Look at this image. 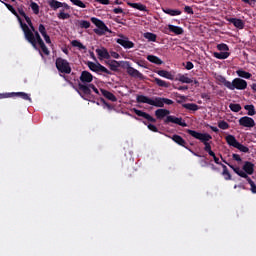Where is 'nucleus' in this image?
Segmentation results:
<instances>
[{
	"mask_svg": "<svg viewBox=\"0 0 256 256\" xmlns=\"http://www.w3.org/2000/svg\"><path fill=\"white\" fill-rule=\"evenodd\" d=\"M90 90L92 89V91H94V93H96V95H99V89H97V87H95L94 84H90Z\"/></svg>",
	"mask_w": 256,
	"mask_h": 256,
	"instance_id": "69168bd1",
	"label": "nucleus"
},
{
	"mask_svg": "<svg viewBox=\"0 0 256 256\" xmlns=\"http://www.w3.org/2000/svg\"><path fill=\"white\" fill-rule=\"evenodd\" d=\"M236 75H238V77H241L242 79H249L250 77H253V75L243 69H239L236 71Z\"/></svg>",
	"mask_w": 256,
	"mask_h": 256,
	"instance_id": "f704fd0d",
	"label": "nucleus"
},
{
	"mask_svg": "<svg viewBox=\"0 0 256 256\" xmlns=\"http://www.w3.org/2000/svg\"><path fill=\"white\" fill-rule=\"evenodd\" d=\"M100 101L107 107V109H113V106L109 104L107 101H105L104 98H101Z\"/></svg>",
	"mask_w": 256,
	"mask_h": 256,
	"instance_id": "13d9d810",
	"label": "nucleus"
},
{
	"mask_svg": "<svg viewBox=\"0 0 256 256\" xmlns=\"http://www.w3.org/2000/svg\"><path fill=\"white\" fill-rule=\"evenodd\" d=\"M80 83L82 84H87V83H92L93 82V74L91 72L84 70L81 72L80 75Z\"/></svg>",
	"mask_w": 256,
	"mask_h": 256,
	"instance_id": "dca6fc26",
	"label": "nucleus"
},
{
	"mask_svg": "<svg viewBox=\"0 0 256 256\" xmlns=\"http://www.w3.org/2000/svg\"><path fill=\"white\" fill-rule=\"evenodd\" d=\"M212 157H213V160L216 163V165H221V161H219V158L215 155V153H214V156H212Z\"/></svg>",
	"mask_w": 256,
	"mask_h": 256,
	"instance_id": "774afa93",
	"label": "nucleus"
},
{
	"mask_svg": "<svg viewBox=\"0 0 256 256\" xmlns=\"http://www.w3.org/2000/svg\"><path fill=\"white\" fill-rule=\"evenodd\" d=\"M58 19H69L71 15L69 13H65V10H60V12L57 14Z\"/></svg>",
	"mask_w": 256,
	"mask_h": 256,
	"instance_id": "a19ab883",
	"label": "nucleus"
},
{
	"mask_svg": "<svg viewBox=\"0 0 256 256\" xmlns=\"http://www.w3.org/2000/svg\"><path fill=\"white\" fill-rule=\"evenodd\" d=\"M229 52H214L213 56L216 59H227L229 57Z\"/></svg>",
	"mask_w": 256,
	"mask_h": 256,
	"instance_id": "4c0bfd02",
	"label": "nucleus"
},
{
	"mask_svg": "<svg viewBox=\"0 0 256 256\" xmlns=\"http://www.w3.org/2000/svg\"><path fill=\"white\" fill-rule=\"evenodd\" d=\"M87 67L94 73H106V75H113V73L109 71V69H107L105 66L101 65V63L88 61Z\"/></svg>",
	"mask_w": 256,
	"mask_h": 256,
	"instance_id": "6e6552de",
	"label": "nucleus"
},
{
	"mask_svg": "<svg viewBox=\"0 0 256 256\" xmlns=\"http://www.w3.org/2000/svg\"><path fill=\"white\" fill-rule=\"evenodd\" d=\"M21 29L24 33V37L26 41H28V43H30L32 47H34V49H37V43L39 44L43 42V38H41V35L39 34V32L36 30L33 33V31H31V29L29 28V26L23 22H21Z\"/></svg>",
	"mask_w": 256,
	"mask_h": 256,
	"instance_id": "7ed1b4c3",
	"label": "nucleus"
},
{
	"mask_svg": "<svg viewBox=\"0 0 256 256\" xmlns=\"http://www.w3.org/2000/svg\"><path fill=\"white\" fill-rule=\"evenodd\" d=\"M78 93L82 97V99H85V101H89V98L91 97V84H78Z\"/></svg>",
	"mask_w": 256,
	"mask_h": 256,
	"instance_id": "9d476101",
	"label": "nucleus"
},
{
	"mask_svg": "<svg viewBox=\"0 0 256 256\" xmlns=\"http://www.w3.org/2000/svg\"><path fill=\"white\" fill-rule=\"evenodd\" d=\"M113 13H115V15H119V13H123V9L121 7L114 8Z\"/></svg>",
	"mask_w": 256,
	"mask_h": 256,
	"instance_id": "e2e57ef3",
	"label": "nucleus"
},
{
	"mask_svg": "<svg viewBox=\"0 0 256 256\" xmlns=\"http://www.w3.org/2000/svg\"><path fill=\"white\" fill-rule=\"evenodd\" d=\"M216 81H219V83H220L221 85H224V87H226L227 89H229V87H230V85H231V82H229V81L227 80V78H225V76H223V75H218V76L216 77Z\"/></svg>",
	"mask_w": 256,
	"mask_h": 256,
	"instance_id": "473e14b6",
	"label": "nucleus"
},
{
	"mask_svg": "<svg viewBox=\"0 0 256 256\" xmlns=\"http://www.w3.org/2000/svg\"><path fill=\"white\" fill-rule=\"evenodd\" d=\"M71 3H73V5H76V7H80L81 9H85L87 7V5H85V3H83V1L81 0H70Z\"/></svg>",
	"mask_w": 256,
	"mask_h": 256,
	"instance_id": "c03bdc74",
	"label": "nucleus"
},
{
	"mask_svg": "<svg viewBox=\"0 0 256 256\" xmlns=\"http://www.w3.org/2000/svg\"><path fill=\"white\" fill-rule=\"evenodd\" d=\"M242 169L243 173H246L247 175H253L255 173V164L249 161H245Z\"/></svg>",
	"mask_w": 256,
	"mask_h": 256,
	"instance_id": "f3484780",
	"label": "nucleus"
},
{
	"mask_svg": "<svg viewBox=\"0 0 256 256\" xmlns=\"http://www.w3.org/2000/svg\"><path fill=\"white\" fill-rule=\"evenodd\" d=\"M71 45L72 47H78V49H87V47L85 45H83V43H81L79 40H72L71 41Z\"/></svg>",
	"mask_w": 256,
	"mask_h": 256,
	"instance_id": "58836bf2",
	"label": "nucleus"
},
{
	"mask_svg": "<svg viewBox=\"0 0 256 256\" xmlns=\"http://www.w3.org/2000/svg\"><path fill=\"white\" fill-rule=\"evenodd\" d=\"M111 71H119V67H121V63L117 60H109L107 62Z\"/></svg>",
	"mask_w": 256,
	"mask_h": 256,
	"instance_id": "c756f323",
	"label": "nucleus"
},
{
	"mask_svg": "<svg viewBox=\"0 0 256 256\" xmlns=\"http://www.w3.org/2000/svg\"><path fill=\"white\" fill-rule=\"evenodd\" d=\"M184 12L187 13L188 15H193V8L191 6H185L184 7Z\"/></svg>",
	"mask_w": 256,
	"mask_h": 256,
	"instance_id": "5fc2aeb1",
	"label": "nucleus"
},
{
	"mask_svg": "<svg viewBox=\"0 0 256 256\" xmlns=\"http://www.w3.org/2000/svg\"><path fill=\"white\" fill-rule=\"evenodd\" d=\"M79 25H80L81 29H89V27H91V22H89L87 20H81L79 22Z\"/></svg>",
	"mask_w": 256,
	"mask_h": 256,
	"instance_id": "a18cd8bd",
	"label": "nucleus"
},
{
	"mask_svg": "<svg viewBox=\"0 0 256 256\" xmlns=\"http://www.w3.org/2000/svg\"><path fill=\"white\" fill-rule=\"evenodd\" d=\"M169 115H171V111H169L168 109L160 108L155 111V117L159 121L165 119V117H169Z\"/></svg>",
	"mask_w": 256,
	"mask_h": 256,
	"instance_id": "a211bd4d",
	"label": "nucleus"
},
{
	"mask_svg": "<svg viewBox=\"0 0 256 256\" xmlns=\"http://www.w3.org/2000/svg\"><path fill=\"white\" fill-rule=\"evenodd\" d=\"M169 123H174L175 125H179L180 127H187V123L183 120V118L175 117L173 115H169L164 120V125H169Z\"/></svg>",
	"mask_w": 256,
	"mask_h": 256,
	"instance_id": "ddd939ff",
	"label": "nucleus"
},
{
	"mask_svg": "<svg viewBox=\"0 0 256 256\" xmlns=\"http://www.w3.org/2000/svg\"><path fill=\"white\" fill-rule=\"evenodd\" d=\"M225 140H226V143L230 145V147H234L235 149H238V151H241L242 153H249V147L239 143V141H237V138H235V136L230 134L226 136Z\"/></svg>",
	"mask_w": 256,
	"mask_h": 256,
	"instance_id": "39448f33",
	"label": "nucleus"
},
{
	"mask_svg": "<svg viewBox=\"0 0 256 256\" xmlns=\"http://www.w3.org/2000/svg\"><path fill=\"white\" fill-rule=\"evenodd\" d=\"M110 57H113V59H119L121 56L119 55V53L112 51L110 52Z\"/></svg>",
	"mask_w": 256,
	"mask_h": 256,
	"instance_id": "680f3d73",
	"label": "nucleus"
},
{
	"mask_svg": "<svg viewBox=\"0 0 256 256\" xmlns=\"http://www.w3.org/2000/svg\"><path fill=\"white\" fill-rule=\"evenodd\" d=\"M136 101L138 103H146L147 105H152V107L163 108L165 105H173V100L163 97H153L149 98L145 95H137Z\"/></svg>",
	"mask_w": 256,
	"mask_h": 256,
	"instance_id": "f257e3e1",
	"label": "nucleus"
},
{
	"mask_svg": "<svg viewBox=\"0 0 256 256\" xmlns=\"http://www.w3.org/2000/svg\"><path fill=\"white\" fill-rule=\"evenodd\" d=\"M95 3H100V5H111V0H94Z\"/></svg>",
	"mask_w": 256,
	"mask_h": 256,
	"instance_id": "864d4df0",
	"label": "nucleus"
},
{
	"mask_svg": "<svg viewBox=\"0 0 256 256\" xmlns=\"http://www.w3.org/2000/svg\"><path fill=\"white\" fill-rule=\"evenodd\" d=\"M230 169L233 170L234 173H236V175H238L239 177H242V179H246V181L249 183L251 187L250 188L251 192L256 194V184L253 180H251V177H249V175L243 172V170H241V168L239 167L230 166Z\"/></svg>",
	"mask_w": 256,
	"mask_h": 256,
	"instance_id": "423d86ee",
	"label": "nucleus"
},
{
	"mask_svg": "<svg viewBox=\"0 0 256 256\" xmlns=\"http://www.w3.org/2000/svg\"><path fill=\"white\" fill-rule=\"evenodd\" d=\"M218 51H229V46L225 43H221L217 45Z\"/></svg>",
	"mask_w": 256,
	"mask_h": 256,
	"instance_id": "09e8293b",
	"label": "nucleus"
},
{
	"mask_svg": "<svg viewBox=\"0 0 256 256\" xmlns=\"http://www.w3.org/2000/svg\"><path fill=\"white\" fill-rule=\"evenodd\" d=\"M148 129L153 131V133H159V129L154 124H148Z\"/></svg>",
	"mask_w": 256,
	"mask_h": 256,
	"instance_id": "603ef678",
	"label": "nucleus"
},
{
	"mask_svg": "<svg viewBox=\"0 0 256 256\" xmlns=\"http://www.w3.org/2000/svg\"><path fill=\"white\" fill-rule=\"evenodd\" d=\"M144 39H147L148 41H152V43H155L157 41V34L146 32L144 33Z\"/></svg>",
	"mask_w": 256,
	"mask_h": 256,
	"instance_id": "c9c22d12",
	"label": "nucleus"
},
{
	"mask_svg": "<svg viewBox=\"0 0 256 256\" xmlns=\"http://www.w3.org/2000/svg\"><path fill=\"white\" fill-rule=\"evenodd\" d=\"M193 67H195V65H193V62L191 61L186 62L185 69H187V71H191Z\"/></svg>",
	"mask_w": 256,
	"mask_h": 256,
	"instance_id": "6e6d98bb",
	"label": "nucleus"
},
{
	"mask_svg": "<svg viewBox=\"0 0 256 256\" xmlns=\"http://www.w3.org/2000/svg\"><path fill=\"white\" fill-rule=\"evenodd\" d=\"M229 89L230 91H235V89L238 91H245V89H247V81L241 78H235L232 82H230Z\"/></svg>",
	"mask_w": 256,
	"mask_h": 256,
	"instance_id": "1a4fd4ad",
	"label": "nucleus"
},
{
	"mask_svg": "<svg viewBox=\"0 0 256 256\" xmlns=\"http://www.w3.org/2000/svg\"><path fill=\"white\" fill-rule=\"evenodd\" d=\"M48 5L53 11H57V9H61L63 7V2H59L57 0H49Z\"/></svg>",
	"mask_w": 256,
	"mask_h": 256,
	"instance_id": "c85d7f7f",
	"label": "nucleus"
},
{
	"mask_svg": "<svg viewBox=\"0 0 256 256\" xmlns=\"http://www.w3.org/2000/svg\"><path fill=\"white\" fill-rule=\"evenodd\" d=\"M186 133H188V135H191V137H194V139H198V141H201V143H203L204 145V151H206V153H208L210 157L215 156V152L211 150V143H209V141H211L213 137L209 133H200L191 129L186 130Z\"/></svg>",
	"mask_w": 256,
	"mask_h": 256,
	"instance_id": "f03ea898",
	"label": "nucleus"
},
{
	"mask_svg": "<svg viewBox=\"0 0 256 256\" xmlns=\"http://www.w3.org/2000/svg\"><path fill=\"white\" fill-rule=\"evenodd\" d=\"M172 141H174V143H176L177 145H180V147H184V149H187L188 151H190V153H193L195 155V157H201V155L197 154L196 152H194L193 150H191V148L187 147V141H185V139H183V137L174 134L171 137Z\"/></svg>",
	"mask_w": 256,
	"mask_h": 256,
	"instance_id": "9b49d317",
	"label": "nucleus"
},
{
	"mask_svg": "<svg viewBox=\"0 0 256 256\" xmlns=\"http://www.w3.org/2000/svg\"><path fill=\"white\" fill-rule=\"evenodd\" d=\"M183 109H187L188 111H199V105L195 103H186L182 104Z\"/></svg>",
	"mask_w": 256,
	"mask_h": 256,
	"instance_id": "72a5a7b5",
	"label": "nucleus"
},
{
	"mask_svg": "<svg viewBox=\"0 0 256 256\" xmlns=\"http://www.w3.org/2000/svg\"><path fill=\"white\" fill-rule=\"evenodd\" d=\"M10 97H20V99H23L24 101H29L31 103L32 99L29 94L25 92H11Z\"/></svg>",
	"mask_w": 256,
	"mask_h": 256,
	"instance_id": "5701e85b",
	"label": "nucleus"
},
{
	"mask_svg": "<svg viewBox=\"0 0 256 256\" xmlns=\"http://www.w3.org/2000/svg\"><path fill=\"white\" fill-rule=\"evenodd\" d=\"M23 17H24V19H25V21H26V23L28 25H32L33 24V22L31 21V18H29V16H27V14H25V16H23Z\"/></svg>",
	"mask_w": 256,
	"mask_h": 256,
	"instance_id": "338daca9",
	"label": "nucleus"
},
{
	"mask_svg": "<svg viewBox=\"0 0 256 256\" xmlns=\"http://www.w3.org/2000/svg\"><path fill=\"white\" fill-rule=\"evenodd\" d=\"M30 7H31L34 15H39V4H37L36 2H31Z\"/></svg>",
	"mask_w": 256,
	"mask_h": 256,
	"instance_id": "79ce46f5",
	"label": "nucleus"
},
{
	"mask_svg": "<svg viewBox=\"0 0 256 256\" xmlns=\"http://www.w3.org/2000/svg\"><path fill=\"white\" fill-rule=\"evenodd\" d=\"M228 23H232L236 29H245V22L239 18H228Z\"/></svg>",
	"mask_w": 256,
	"mask_h": 256,
	"instance_id": "6ab92c4d",
	"label": "nucleus"
},
{
	"mask_svg": "<svg viewBox=\"0 0 256 256\" xmlns=\"http://www.w3.org/2000/svg\"><path fill=\"white\" fill-rule=\"evenodd\" d=\"M218 127L219 129H223V130L229 129V123H227L225 120H222L218 122Z\"/></svg>",
	"mask_w": 256,
	"mask_h": 256,
	"instance_id": "de8ad7c7",
	"label": "nucleus"
},
{
	"mask_svg": "<svg viewBox=\"0 0 256 256\" xmlns=\"http://www.w3.org/2000/svg\"><path fill=\"white\" fill-rule=\"evenodd\" d=\"M244 109L248 111L247 115L250 117H253V115H256L255 106L253 104L245 105Z\"/></svg>",
	"mask_w": 256,
	"mask_h": 256,
	"instance_id": "e433bc0d",
	"label": "nucleus"
},
{
	"mask_svg": "<svg viewBox=\"0 0 256 256\" xmlns=\"http://www.w3.org/2000/svg\"><path fill=\"white\" fill-rule=\"evenodd\" d=\"M39 47L41 48L42 50V53H44V55H49V48H47V46L45 45V42L42 41L40 43H38Z\"/></svg>",
	"mask_w": 256,
	"mask_h": 256,
	"instance_id": "37998d69",
	"label": "nucleus"
},
{
	"mask_svg": "<svg viewBox=\"0 0 256 256\" xmlns=\"http://www.w3.org/2000/svg\"><path fill=\"white\" fill-rule=\"evenodd\" d=\"M120 38L116 39V43L118 45H121L124 49H133L135 47V43L133 41L129 40V38L123 34L119 35Z\"/></svg>",
	"mask_w": 256,
	"mask_h": 256,
	"instance_id": "f8f14e48",
	"label": "nucleus"
},
{
	"mask_svg": "<svg viewBox=\"0 0 256 256\" xmlns=\"http://www.w3.org/2000/svg\"><path fill=\"white\" fill-rule=\"evenodd\" d=\"M153 83H156V85L158 87H164V89H169V87L171 86V83L162 80L160 78H154V80L152 81Z\"/></svg>",
	"mask_w": 256,
	"mask_h": 256,
	"instance_id": "cd10ccee",
	"label": "nucleus"
},
{
	"mask_svg": "<svg viewBox=\"0 0 256 256\" xmlns=\"http://www.w3.org/2000/svg\"><path fill=\"white\" fill-rule=\"evenodd\" d=\"M1 3H3V5H5V7H7L8 11H10L12 15H15V17H17V19L20 23V26H21V23H23V20H21V17H19L17 10H15V8L11 4H8L4 1H1Z\"/></svg>",
	"mask_w": 256,
	"mask_h": 256,
	"instance_id": "a878e982",
	"label": "nucleus"
},
{
	"mask_svg": "<svg viewBox=\"0 0 256 256\" xmlns=\"http://www.w3.org/2000/svg\"><path fill=\"white\" fill-rule=\"evenodd\" d=\"M11 98V93H0V99H9Z\"/></svg>",
	"mask_w": 256,
	"mask_h": 256,
	"instance_id": "bf43d9fd",
	"label": "nucleus"
},
{
	"mask_svg": "<svg viewBox=\"0 0 256 256\" xmlns=\"http://www.w3.org/2000/svg\"><path fill=\"white\" fill-rule=\"evenodd\" d=\"M147 61L154 63V65H163V60L155 55H148Z\"/></svg>",
	"mask_w": 256,
	"mask_h": 256,
	"instance_id": "7c9ffc66",
	"label": "nucleus"
},
{
	"mask_svg": "<svg viewBox=\"0 0 256 256\" xmlns=\"http://www.w3.org/2000/svg\"><path fill=\"white\" fill-rule=\"evenodd\" d=\"M232 158L234 161H237L238 163H241L243 159H241V156L239 154H232Z\"/></svg>",
	"mask_w": 256,
	"mask_h": 256,
	"instance_id": "4d7b16f0",
	"label": "nucleus"
},
{
	"mask_svg": "<svg viewBox=\"0 0 256 256\" xmlns=\"http://www.w3.org/2000/svg\"><path fill=\"white\" fill-rule=\"evenodd\" d=\"M238 123L241 127H246L248 129H252L255 127V120L249 116H243L238 120Z\"/></svg>",
	"mask_w": 256,
	"mask_h": 256,
	"instance_id": "4468645a",
	"label": "nucleus"
},
{
	"mask_svg": "<svg viewBox=\"0 0 256 256\" xmlns=\"http://www.w3.org/2000/svg\"><path fill=\"white\" fill-rule=\"evenodd\" d=\"M179 81L181 82V83H193V79H191V78H189V77H187L186 75H181L180 77H179Z\"/></svg>",
	"mask_w": 256,
	"mask_h": 256,
	"instance_id": "49530a36",
	"label": "nucleus"
},
{
	"mask_svg": "<svg viewBox=\"0 0 256 256\" xmlns=\"http://www.w3.org/2000/svg\"><path fill=\"white\" fill-rule=\"evenodd\" d=\"M155 73H157V75H159L160 77H164V79H169L170 81H173L175 79V76L167 70H158L155 71Z\"/></svg>",
	"mask_w": 256,
	"mask_h": 256,
	"instance_id": "393cba45",
	"label": "nucleus"
},
{
	"mask_svg": "<svg viewBox=\"0 0 256 256\" xmlns=\"http://www.w3.org/2000/svg\"><path fill=\"white\" fill-rule=\"evenodd\" d=\"M55 65L59 73H65L66 75L71 74L72 69L69 61L59 57L56 59Z\"/></svg>",
	"mask_w": 256,
	"mask_h": 256,
	"instance_id": "0eeeda50",
	"label": "nucleus"
},
{
	"mask_svg": "<svg viewBox=\"0 0 256 256\" xmlns=\"http://www.w3.org/2000/svg\"><path fill=\"white\" fill-rule=\"evenodd\" d=\"M18 13L21 15V17H25V15H27L25 10H23V6L18 7Z\"/></svg>",
	"mask_w": 256,
	"mask_h": 256,
	"instance_id": "052dcab7",
	"label": "nucleus"
},
{
	"mask_svg": "<svg viewBox=\"0 0 256 256\" xmlns=\"http://www.w3.org/2000/svg\"><path fill=\"white\" fill-rule=\"evenodd\" d=\"M128 5L129 7H132V9H137L138 11H147V6L141 3L128 2Z\"/></svg>",
	"mask_w": 256,
	"mask_h": 256,
	"instance_id": "2f4dec72",
	"label": "nucleus"
},
{
	"mask_svg": "<svg viewBox=\"0 0 256 256\" xmlns=\"http://www.w3.org/2000/svg\"><path fill=\"white\" fill-rule=\"evenodd\" d=\"M132 111L135 113V115H137L138 117H143V119H146L150 123H157V119L153 118V116L146 112H143L142 110L133 108Z\"/></svg>",
	"mask_w": 256,
	"mask_h": 256,
	"instance_id": "2eb2a0df",
	"label": "nucleus"
},
{
	"mask_svg": "<svg viewBox=\"0 0 256 256\" xmlns=\"http://www.w3.org/2000/svg\"><path fill=\"white\" fill-rule=\"evenodd\" d=\"M38 30L39 33H41L42 37H45V35H47V29L45 28V25L40 24Z\"/></svg>",
	"mask_w": 256,
	"mask_h": 256,
	"instance_id": "8fccbe9b",
	"label": "nucleus"
},
{
	"mask_svg": "<svg viewBox=\"0 0 256 256\" xmlns=\"http://www.w3.org/2000/svg\"><path fill=\"white\" fill-rule=\"evenodd\" d=\"M91 23H93L97 27L93 31L96 35H99V37L105 35L106 33H111V30L109 29V27H107L103 20L92 17Z\"/></svg>",
	"mask_w": 256,
	"mask_h": 256,
	"instance_id": "20e7f679",
	"label": "nucleus"
},
{
	"mask_svg": "<svg viewBox=\"0 0 256 256\" xmlns=\"http://www.w3.org/2000/svg\"><path fill=\"white\" fill-rule=\"evenodd\" d=\"M96 53L99 59H111V54H109V51L105 47L96 49Z\"/></svg>",
	"mask_w": 256,
	"mask_h": 256,
	"instance_id": "412c9836",
	"label": "nucleus"
},
{
	"mask_svg": "<svg viewBox=\"0 0 256 256\" xmlns=\"http://www.w3.org/2000/svg\"><path fill=\"white\" fill-rule=\"evenodd\" d=\"M100 93H101V95H103V97H105V99H108V101H112L113 103H115V101H117V96H115V94H113L110 91H107V90L101 88Z\"/></svg>",
	"mask_w": 256,
	"mask_h": 256,
	"instance_id": "4be33fe9",
	"label": "nucleus"
},
{
	"mask_svg": "<svg viewBox=\"0 0 256 256\" xmlns=\"http://www.w3.org/2000/svg\"><path fill=\"white\" fill-rule=\"evenodd\" d=\"M126 71L130 75V77H136L137 79H143V74L141 72H139V70H137L129 65L126 67Z\"/></svg>",
	"mask_w": 256,
	"mask_h": 256,
	"instance_id": "aec40b11",
	"label": "nucleus"
},
{
	"mask_svg": "<svg viewBox=\"0 0 256 256\" xmlns=\"http://www.w3.org/2000/svg\"><path fill=\"white\" fill-rule=\"evenodd\" d=\"M163 13L166 15H170V17H177L181 15V10L178 9H170V8H162Z\"/></svg>",
	"mask_w": 256,
	"mask_h": 256,
	"instance_id": "bb28decb",
	"label": "nucleus"
},
{
	"mask_svg": "<svg viewBox=\"0 0 256 256\" xmlns=\"http://www.w3.org/2000/svg\"><path fill=\"white\" fill-rule=\"evenodd\" d=\"M222 175H223L225 181H231L232 176H231V173H229V170H227L226 172H222Z\"/></svg>",
	"mask_w": 256,
	"mask_h": 256,
	"instance_id": "3c124183",
	"label": "nucleus"
},
{
	"mask_svg": "<svg viewBox=\"0 0 256 256\" xmlns=\"http://www.w3.org/2000/svg\"><path fill=\"white\" fill-rule=\"evenodd\" d=\"M168 31H170V33H174V35H183V33H185L182 27L172 24L168 25Z\"/></svg>",
	"mask_w": 256,
	"mask_h": 256,
	"instance_id": "b1692460",
	"label": "nucleus"
},
{
	"mask_svg": "<svg viewBox=\"0 0 256 256\" xmlns=\"http://www.w3.org/2000/svg\"><path fill=\"white\" fill-rule=\"evenodd\" d=\"M229 109L233 111V113H239V111H241V104L231 103L229 104Z\"/></svg>",
	"mask_w": 256,
	"mask_h": 256,
	"instance_id": "ea45409f",
	"label": "nucleus"
},
{
	"mask_svg": "<svg viewBox=\"0 0 256 256\" xmlns=\"http://www.w3.org/2000/svg\"><path fill=\"white\" fill-rule=\"evenodd\" d=\"M44 37V41L47 43V45H51V37L46 34Z\"/></svg>",
	"mask_w": 256,
	"mask_h": 256,
	"instance_id": "0e129e2a",
	"label": "nucleus"
}]
</instances>
